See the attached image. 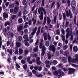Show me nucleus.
Returning a JSON list of instances; mask_svg holds the SVG:
<instances>
[{
  "label": "nucleus",
  "mask_w": 78,
  "mask_h": 78,
  "mask_svg": "<svg viewBox=\"0 0 78 78\" xmlns=\"http://www.w3.org/2000/svg\"><path fill=\"white\" fill-rule=\"evenodd\" d=\"M42 11H43L44 13H43ZM38 12L41 15V16H39V19H40L41 20H43L44 13V15H46V11H45V10L42 7L41 8L40 7L38 10Z\"/></svg>",
  "instance_id": "nucleus-1"
},
{
  "label": "nucleus",
  "mask_w": 78,
  "mask_h": 78,
  "mask_svg": "<svg viewBox=\"0 0 78 78\" xmlns=\"http://www.w3.org/2000/svg\"><path fill=\"white\" fill-rule=\"evenodd\" d=\"M64 72H67V70H69L68 72V75H70V74H73L74 73V72H75V69L73 68H69L68 69H66L63 68H62Z\"/></svg>",
  "instance_id": "nucleus-2"
},
{
  "label": "nucleus",
  "mask_w": 78,
  "mask_h": 78,
  "mask_svg": "<svg viewBox=\"0 0 78 78\" xmlns=\"http://www.w3.org/2000/svg\"><path fill=\"white\" fill-rule=\"evenodd\" d=\"M39 48H42V52L41 54V56H44V55L45 53V45H43L42 44V43H40L39 45Z\"/></svg>",
  "instance_id": "nucleus-3"
},
{
  "label": "nucleus",
  "mask_w": 78,
  "mask_h": 78,
  "mask_svg": "<svg viewBox=\"0 0 78 78\" xmlns=\"http://www.w3.org/2000/svg\"><path fill=\"white\" fill-rule=\"evenodd\" d=\"M68 60L69 63H70L71 62L73 63H78V58L77 57L72 60V57L69 56L68 57Z\"/></svg>",
  "instance_id": "nucleus-4"
},
{
  "label": "nucleus",
  "mask_w": 78,
  "mask_h": 78,
  "mask_svg": "<svg viewBox=\"0 0 78 78\" xmlns=\"http://www.w3.org/2000/svg\"><path fill=\"white\" fill-rule=\"evenodd\" d=\"M49 50L50 51H52L53 53H55L56 51V48H55V46L54 45H51L50 44L49 48Z\"/></svg>",
  "instance_id": "nucleus-5"
},
{
  "label": "nucleus",
  "mask_w": 78,
  "mask_h": 78,
  "mask_svg": "<svg viewBox=\"0 0 78 78\" xmlns=\"http://www.w3.org/2000/svg\"><path fill=\"white\" fill-rule=\"evenodd\" d=\"M66 32H67V34L66 35V38L68 39L69 36H70L72 35V33H70V31H69V29L67 28L66 30Z\"/></svg>",
  "instance_id": "nucleus-6"
},
{
  "label": "nucleus",
  "mask_w": 78,
  "mask_h": 78,
  "mask_svg": "<svg viewBox=\"0 0 78 78\" xmlns=\"http://www.w3.org/2000/svg\"><path fill=\"white\" fill-rule=\"evenodd\" d=\"M76 3L75 0H73L71 1V5L72 8L75 9V7H76Z\"/></svg>",
  "instance_id": "nucleus-7"
},
{
  "label": "nucleus",
  "mask_w": 78,
  "mask_h": 78,
  "mask_svg": "<svg viewBox=\"0 0 78 78\" xmlns=\"http://www.w3.org/2000/svg\"><path fill=\"white\" fill-rule=\"evenodd\" d=\"M37 27H35L34 29L33 30L32 32L31 33V36H33L34 35V34L36 33V31H37Z\"/></svg>",
  "instance_id": "nucleus-8"
},
{
  "label": "nucleus",
  "mask_w": 78,
  "mask_h": 78,
  "mask_svg": "<svg viewBox=\"0 0 78 78\" xmlns=\"http://www.w3.org/2000/svg\"><path fill=\"white\" fill-rule=\"evenodd\" d=\"M19 7L17 6H16L15 7L14 12V14H16V13L18 12V11H19Z\"/></svg>",
  "instance_id": "nucleus-9"
},
{
  "label": "nucleus",
  "mask_w": 78,
  "mask_h": 78,
  "mask_svg": "<svg viewBox=\"0 0 78 78\" xmlns=\"http://www.w3.org/2000/svg\"><path fill=\"white\" fill-rule=\"evenodd\" d=\"M59 73H60V70L58 69V71H55L54 73H53V75L55 76H57Z\"/></svg>",
  "instance_id": "nucleus-10"
},
{
  "label": "nucleus",
  "mask_w": 78,
  "mask_h": 78,
  "mask_svg": "<svg viewBox=\"0 0 78 78\" xmlns=\"http://www.w3.org/2000/svg\"><path fill=\"white\" fill-rule=\"evenodd\" d=\"M23 29V26H20L17 28V31L19 32L21 31Z\"/></svg>",
  "instance_id": "nucleus-11"
},
{
  "label": "nucleus",
  "mask_w": 78,
  "mask_h": 78,
  "mask_svg": "<svg viewBox=\"0 0 78 78\" xmlns=\"http://www.w3.org/2000/svg\"><path fill=\"white\" fill-rule=\"evenodd\" d=\"M62 59L63 63H66L67 62V59L66 57H62Z\"/></svg>",
  "instance_id": "nucleus-12"
},
{
  "label": "nucleus",
  "mask_w": 78,
  "mask_h": 78,
  "mask_svg": "<svg viewBox=\"0 0 78 78\" xmlns=\"http://www.w3.org/2000/svg\"><path fill=\"white\" fill-rule=\"evenodd\" d=\"M47 23L50 25V22H51V20H50V19L49 17H47Z\"/></svg>",
  "instance_id": "nucleus-13"
},
{
  "label": "nucleus",
  "mask_w": 78,
  "mask_h": 78,
  "mask_svg": "<svg viewBox=\"0 0 78 78\" xmlns=\"http://www.w3.org/2000/svg\"><path fill=\"white\" fill-rule=\"evenodd\" d=\"M73 50L74 52H77L78 50V47L76 46H75L73 47Z\"/></svg>",
  "instance_id": "nucleus-14"
},
{
  "label": "nucleus",
  "mask_w": 78,
  "mask_h": 78,
  "mask_svg": "<svg viewBox=\"0 0 78 78\" xmlns=\"http://www.w3.org/2000/svg\"><path fill=\"white\" fill-rule=\"evenodd\" d=\"M3 17L4 18H7L8 17V13H6L5 12H4L3 13Z\"/></svg>",
  "instance_id": "nucleus-15"
},
{
  "label": "nucleus",
  "mask_w": 78,
  "mask_h": 78,
  "mask_svg": "<svg viewBox=\"0 0 78 78\" xmlns=\"http://www.w3.org/2000/svg\"><path fill=\"white\" fill-rule=\"evenodd\" d=\"M35 76L37 77H38V78H41V77H42L43 76V75L42 74H39V73H36Z\"/></svg>",
  "instance_id": "nucleus-16"
},
{
  "label": "nucleus",
  "mask_w": 78,
  "mask_h": 78,
  "mask_svg": "<svg viewBox=\"0 0 78 78\" xmlns=\"http://www.w3.org/2000/svg\"><path fill=\"white\" fill-rule=\"evenodd\" d=\"M7 52L9 53V54L11 55H12V49H10L9 50V49H7Z\"/></svg>",
  "instance_id": "nucleus-17"
},
{
  "label": "nucleus",
  "mask_w": 78,
  "mask_h": 78,
  "mask_svg": "<svg viewBox=\"0 0 78 78\" xmlns=\"http://www.w3.org/2000/svg\"><path fill=\"white\" fill-rule=\"evenodd\" d=\"M18 22L19 23H22L23 22V20L22 19V18H19L18 20Z\"/></svg>",
  "instance_id": "nucleus-18"
},
{
  "label": "nucleus",
  "mask_w": 78,
  "mask_h": 78,
  "mask_svg": "<svg viewBox=\"0 0 78 78\" xmlns=\"http://www.w3.org/2000/svg\"><path fill=\"white\" fill-rule=\"evenodd\" d=\"M22 40V37L21 36H20L18 37V42H21Z\"/></svg>",
  "instance_id": "nucleus-19"
},
{
  "label": "nucleus",
  "mask_w": 78,
  "mask_h": 78,
  "mask_svg": "<svg viewBox=\"0 0 78 78\" xmlns=\"http://www.w3.org/2000/svg\"><path fill=\"white\" fill-rule=\"evenodd\" d=\"M32 22H33V24L34 25L36 23V22H37V21L36 20V19L34 20V18H32Z\"/></svg>",
  "instance_id": "nucleus-20"
},
{
  "label": "nucleus",
  "mask_w": 78,
  "mask_h": 78,
  "mask_svg": "<svg viewBox=\"0 0 78 78\" xmlns=\"http://www.w3.org/2000/svg\"><path fill=\"white\" fill-rule=\"evenodd\" d=\"M59 70H60V73H59V74L61 75L62 76H64L65 75V74L63 72H61V69H59Z\"/></svg>",
  "instance_id": "nucleus-21"
},
{
  "label": "nucleus",
  "mask_w": 78,
  "mask_h": 78,
  "mask_svg": "<svg viewBox=\"0 0 78 78\" xmlns=\"http://www.w3.org/2000/svg\"><path fill=\"white\" fill-rule=\"evenodd\" d=\"M69 17L70 19H72V18H73V15L71 13V12H70V10H69Z\"/></svg>",
  "instance_id": "nucleus-22"
},
{
  "label": "nucleus",
  "mask_w": 78,
  "mask_h": 78,
  "mask_svg": "<svg viewBox=\"0 0 78 78\" xmlns=\"http://www.w3.org/2000/svg\"><path fill=\"white\" fill-rule=\"evenodd\" d=\"M22 3L23 5H27V0H23L22 1Z\"/></svg>",
  "instance_id": "nucleus-23"
},
{
  "label": "nucleus",
  "mask_w": 78,
  "mask_h": 78,
  "mask_svg": "<svg viewBox=\"0 0 78 78\" xmlns=\"http://www.w3.org/2000/svg\"><path fill=\"white\" fill-rule=\"evenodd\" d=\"M2 38L0 36V48H2Z\"/></svg>",
  "instance_id": "nucleus-24"
},
{
  "label": "nucleus",
  "mask_w": 78,
  "mask_h": 78,
  "mask_svg": "<svg viewBox=\"0 0 78 78\" xmlns=\"http://www.w3.org/2000/svg\"><path fill=\"white\" fill-rule=\"evenodd\" d=\"M57 64H58V62L56 60H53L52 61V64L54 66H55Z\"/></svg>",
  "instance_id": "nucleus-25"
},
{
  "label": "nucleus",
  "mask_w": 78,
  "mask_h": 78,
  "mask_svg": "<svg viewBox=\"0 0 78 78\" xmlns=\"http://www.w3.org/2000/svg\"><path fill=\"white\" fill-rule=\"evenodd\" d=\"M50 45V41H47L45 43V45L46 47H48Z\"/></svg>",
  "instance_id": "nucleus-26"
},
{
  "label": "nucleus",
  "mask_w": 78,
  "mask_h": 78,
  "mask_svg": "<svg viewBox=\"0 0 78 78\" xmlns=\"http://www.w3.org/2000/svg\"><path fill=\"white\" fill-rule=\"evenodd\" d=\"M9 58H8L7 59V61H8V62L9 64H10V63H11V57L9 56Z\"/></svg>",
  "instance_id": "nucleus-27"
},
{
  "label": "nucleus",
  "mask_w": 78,
  "mask_h": 78,
  "mask_svg": "<svg viewBox=\"0 0 78 78\" xmlns=\"http://www.w3.org/2000/svg\"><path fill=\"white\" fill-rule=\"evenodd\" d=\"M46 22H47V18H46V17H45L44 19V21L43 22L44 25H45Z\"/></svg>",
  "instance_id": "nucleus-28"
},
{
  "label": "nucleus",
  "mask_w": 78,
  "mask_h": 78,
  "mask_svg": "<svg viewBox=\"0 0 78 78\" xmlns=\"http://www.w3.org/2000/svg\"><path fill=\"white\" fill-rule=\"evenodd\" d=\"M10 25V23L9 22H7L5 23V27H7V25Z\"/></svg>",
  "instance_id": "nucleus-29"
},
{
  "label": "nucleus",
  "mask_w": 78,
  "mask_h": 78,
  "mask_svg": "<svg viewBox=\"0 0 78 78\" xmlns=\"http://www.w3.org/2000/svg\"><path fill=\"white\" fill-rule=\"evenodd\" d=\"M59 20H62V15L61 13H60L59 15Z\"/></svg>",
  "instance_id": "nucleus-30"
},
{
  "label": "nucleus",
  "mask_w": 78,
  "mask_h": 78,
  "mask_svg": "<svg viewBox=\"0 0 78 78\" xmlns=\"http://www.w3.org/2000/svg\"><path fill=\"white\" fill-rule=\"evenodd\" d=\"M28 51L27 50H25L24 51V55L25 56V55H28Z\"/></svg>",
  "instance_id": "nucleus-31"
},
{
  "label": "nucleus",
  "mask_w": 78,
  "mask_h": 78,
  "mask_svg": "<svg viewBox=\"0 0 78 78\" xmlns=\"http://www.w3.org/2000/svg\"><path fill=\"white\" fill-rule=\"evenodd\" d=\"M27 24H28V23L26 22L25 23V25L24 27V28H27L28 27Z\"/></svg>",
  "instance_id": "nucleus-32"
},
{
  "label": "nucleus",
  "mask_w": 78,
  "mask_h": 78,
  "mask_svg": "<svg viewBox=\"0 0 78 78\" xmlns=\"http://www.w3.org/2000/svg\"><path fill=\"white\" fill-rule=\"evenodd\" d=\"M25 45L26 47H29L30 45V44L27 42H25Z\"/></svg>",
  "instance_id": "nucleus-33"
},
{
  "label": "nucleus",
  "mask_w": 78,
  "mask_h": 78,
  "mask_svg": "<svg viewBox=\"0 0 78 78\" xmlns=\"http://www.w3.org/2000/svg\"><path fill=\"white\" fill-rule=\"evenodd\" d=\"M28 36L27 35H25L23 36V39H28Z\"/></svg>",
  "instance_id": "nucleus-34"
},
{
  "label": "nucleus",
  "mask_w": 78,
  "mask_h": 78,
  "mask_svg": "<svg viewBox=\"0 0 78 78\" xmlns=\"http://www.w3.org/2000/svg\"><path fill=\"white\" fill-rule=\"evenodd\" d=\"M19 53L20 54V55H22V53H23V49H19Z\"/></svg>",
  "instance_id": "nucleus-35"
},
{
  "label": "nucleus",
  "mask_w": 78,
  "mask_h": 78,
  "mask_svg": "<svg viewBox=\"0 0 78 78\" xmlns=\"http://www.w3.org/2000/svg\"><path fill=\"white\" fill-rule=\"evenodd\" d=\"M68 48V46L67 45H65L63 47V49L64 50H66Z\"/></svg>",
  "instance_id": "nucleus-36"
},
{
  "label": "nucleus",
  "mask_w": 78,
  "mask_h": 78,
  "mask_svg": "<svg viewBox=\"0 0 78 78\" xmlns=\"http://www.w3.org/2000/svg\"><path fill=\"white\" fill-rule=\"evenodd\" d=\"M62 40L64 42L65 41V36L63 35L62 34Z\"/></svg>",
  "instance_id": "nucleus-37"
},
{
  "label": "nucleus",
  "mask_w": 78,
  "mask_h": 78,
  "mask_svg": "<svg viewBox=\"0 0 78 78\" xmlns=\"http://www.w3.org/2000/svg\"><path fill=\"white\" fill-rule=\"evenodd\" d=\"M16 45L17 47H20V43L18 42L16 43Z\"/></svg>",
  "instance_id": "nucleus-38"
},
{
  "label": "nucleus",
  "mask_w": 78,
  "mask_h": 78,
  "mask_svg": "<svg viewBox=\"0 0 78 78\" xmlns=\"http://www.w3.org/2000/svg\"><path fill=\"white\" fill-rule=\"evenodd\" d=\"M27 13H28V11H27L26 10H24L23 11V14L24 15H26V14H27Z\"/></svg>",
  "instance_id": "nucleus-39"
},
{
  "label": "nucleus",
  "mask_w": 78,
  "mask_h": 78,
  "mask_svg": "<svg viewBox=\"0 0 78 78\" xmlns=\"http://www.w3.org/2000/svg\"><path fill=\"white\" fill-rule=\"evenodd\" d=\"M23 69H27V65H24L23 66Z\"/></svg>",
  "instance_id": "nucleus-40"
},
{
  "label": "nucleus",
  "mask_w": 78,
  "mask_h": 78,
  "mask_svg": "<svg viewBox=\"0 0 78 78\" xmlns=\"http://www.w3.org/2000/svg\"><path fill=\"white\" fill-rule=\"evenodd\" d=\"M69 21H67L66 22V24L65 25L66 27H69Z\"/></svg>",
  "instance_id": "nucleus-41"
},
{
  "label": "nucleus",
  "mask_w": 78,
  "mask_h": 78,
  "mask_svg": "<svg viewBox=\"0 0 78 78\" xmlns=\"http://www.w3.org/2000/svg\"><path fill=\"white\" fill-rule=\"evenodd\" d=\"M56 16H55L54 18V22L56 23Z\"/></svg>",
  "instance_id": "nucleus-42"
},
{
  "label": "nucleus",
  "mask_w": 78,
  "mask_h": 78,
  "mask_svg": "<svg viewBox=\"0 0 78 78\" xmlns=\"http://www.w3.org/2000/svg\"><path fill=\"white\" fill-rule=\"evenodd\" d=\"M28 24L29 25H31V24H32V20H30L29 21Z\"/></svg>",
  "instance_id": "nucleus-43"
},
{
  "label": "nucleus",
  "mask_w": 78,
  "mask_h": 78,
  "mask_svg": "<svg viewBox=\"0 0 78 78\" xmlns=\"http://www.w3.org/2000/svg\"><path fill=\"white\" fill-rule=\"evenodd\" d=\"M51 58V54H49L48 55V59H50Z\"/></svg>",
  "instance_id": "nucleus-44"
},
{
  "label": "nucleus",
  "mask_w": 78,
  "mask_h": 78,
  "mask_svg": "<svg viewBox=\"0 0 78 78\" xmlns=\"http://www.w3.org/2000/svg\"><path fill=\"white\" fill-rule=\"evenodd\" d=\"M36 63L37 65H41V61H37Z\"/></svg>",
  "instance_id": "nucleus-45"
},
{
  "label": "nucleus",
  "mask_w": 78,
  "mask_h": 78,
  "mask_svg": "<svg viewBox=\"0 0 78 78\" xmlns=\"http://www.w3.org/2000/svg\"><path fill=\"white\" fill-rule=\"evenodd\" d=\"M38 69L39 71H41V70L42 69V67L41 66H40L38 67Z\"/></svg>",
  "instance_id": "nucleus-46"
},
{
  "label": "nucleus",
  "mask_w": 78,
  "mask_h": 78,
  "mask_svg": "<svg viewBox=\"0 0 78 78\" xmlns=\"http://www.w3.org/2000/svg\"><path fill=\"white\" fill-rule=\"evenodd\" d=\"M38 67H38V66H34V69H35V70H38Z\"/></svg>",
  "instance_id": "nucleus-47"
},
{
  "label": "nucleus",
  "mask_w": 78,
  "mask_h": 78,
  "mask_svg": "<svg viewBox=\"0 0 78 78\" xmlns=\"http://www.w3.org/2000/svg\"><path fill=\"white\" fill-rule=\"evenodd\" d=\"M57 7L58 9L59 8V7H60V5H59V2H57Z\"/></svg>",
  "instance_id": "nucleus-48"
},
{
  "label": "nucleus",
  "mask_w": 78,
  "mask_h": 78,
  "mask_svg": "<svg viewBox=\"0 0 78 78\" xmlns=\"http://www.w3.org/2000/svg\"><path fill=\"white\" fill-rule=\"evenodd\" d=\"M60 30L59 29H58L57 31V34H58L59 35V34H60Z\"/></svg>",
  "instance_id": "nucleus-49"
},
{
  "label": "nucleus",
  "mask_w": 78,
  "mask_h": 78,
  "mask_svg": "<svg viewBox=\"0 0 78 78\" xmlns=\"http://www.w3.org/2000/svg\"><path fill=\"white\" fill-rule=\"evenodd\" d=\"M67 3L68 6H69L70 5V0H67Z\"/></svg>",
  "instance_id": "nucleus-50"
},
{
  "label": "nucleus",
  "mask_w": 78,
  "mask_h": 78,
  "mask_svg": "<svg viewBox=\"0 0 78 78\" xmlns=\"http://www.w3.org/2000/svg\"><path fill=\"white\" fill-rule=\"evenodd\" d=\"M63 19L64 20H66V15H65V13H63Z\"/></svg>",
  "instance_id": "nucleus-51"
},
{
  "label": "nucleus",
  "mask_w": 78,
  "mask_h": 78,
  "mask_svg": "<svg viewBox=\"0 0 78 78\" xmlns=\"http://www.w3.org/2000/svg\"><path fill=\"white\" fill-rule=\"evenodd\" d=\"M62 34L64 35L65 34V30H64V29H62Z\"/></svg>",
  "instance_id": "nucleus-52"
},
{
  "label": "nucleus",
  "mask_w": 78,
  "mask_h": 78,
  "mask_svg": "<svg viewBox=\"0 0 78 78\" xmlns=\"http://www.w3.org/2000/svg\"><path fill=\"white\" fill-rule=\"evenodd\" d=\"M16 17V15H14L12 16V19H14Z\"/></svg>",
  "instance_id": "nucleus-53"
},
{
  "label": "nucleus",
  "mask_w": 78,
  "mask_h": 78,
  "mask_svg": "<svg viewBox=\"0 0 78 78\" xmlns=\"http://www.w3.org/2000/svg\"><path fill=\"white\" fill-rule=\"evenodd\" d=\"M10 45V41H8L7 42V46H9Z\"/></svg>",
  "instance_id": "nucleus-54"
},
{
  "label": "nucleus",
  "mask_w": 78,
  "mask_h": 78,
  "mask_svg": "<svg viewBox=\"0 0 78 78\" xmlns=\"http://www.w3.org/2000/svg\"><path fill=\"white\" fill-rule=\"evenodd\" d=\"M36 61H40V57H37L36 58Z\"/></svg>",
  "instance_id": "nucleus-55"
},
{
  "label": "nucleus",
  "mask_w": 78,
  "mask_h": 78,
  "mask_svg": "<svg viewBox=\"0 0 78 78\" xmlns=\"http://www.w3.org/2000/svg\"><path fill=\"white\" fill-rule=\"evenodd\" d=\"M44 27H42L41 28V33H44Z\"/></svg>",
  "instance_id": "nucleus-56"
},
{
  "label": "nucleus",
  "mask_w": 78,
  "mask_h": 78,
  "mask_svg": "<svg viewBox=\"0 0 78 78\" xmlns=\"http://www.w3.org/2000/svg\"><path fill=\"white\" fill-rule=\"evenodd\" d=\"M21 63H22L23 64H25L26 63V62L25 60H22L21 61Z\"/></svg>",
  "instance_id": "nucleus-57"
},
{
  "label": "nucleus",
  "mask_w": 78,
  "mask_h": 78,
  "mask_svg": "<svg viewBox=\"0 0 78 78\" xmlns=\"http://www.w3.org/2000/svg\"><path fill=\"white\" fill-rule=\"evenodd\" d=\"M32 73L33 74H36V73H36V71L34 69L32 70Z\"/></svg>",
  "instance_id": "nucleus-58"
},
{
  "label": "nucleus",
  "mask_w": 78,
  "mask_h": 78,
  "mask_svg": "<svg viewBox=\"0 0 78 78\" xmlns=\"http://www.w3.org/2000/svg\"><path fill=\"white\" fill-rule=\"evenodd\" d=\"M51 37L50 36V35H48V41H51Z\"/></svg>",
  "instance_id": "nucleus-59"
},
{
  "label": "nucleus",
  "mask_w": 78,
  "mask_h": 78,
  "mask_svg": "<svg viewBox=\"0 0 78 78\" xmlns=\"http://www.w3.org/2000/svg\"><path fill=\"white\" fill-rule=\"evenodd\" d=\"M23 58V56L21 55H20L18 57V59H20V60L22 59Z\"/></svg>",
  "instance_id": "nucleus-60"
},
{
  "label": "nucleus",
  "mask_w": 78,
  "mask_h": 78,
  "mask_svg": "<svg viewBox=\"0 0 78 78\" xmlns=\"http://www.w3.org/2000/svg\"><path fill=\"white\" fill-rule=\"evenodd\" d=\"M23 19L24 20V22H26V20H27V17H26V16H23Z\"/></svg>",
  "instance_id": "nucleus-61"
},
{
  "label": "nucleus",
  "mask_w": 78,
  "mask_h": 78,
  "mask_svg": "<svg viewBox=\"0 0 78 78\" xmlns=\"http://www.w3.org/2000/svg\"><path fill=\"white\" fill-rule=\"evenodd\" d=\"M24 32L25 34H27V33H28V29H25L24 30Z\"/></svg>",
  "instance_id": "nucleus-62"
},
{
  "label": "nucleus",
  "mask_w": 78,
  "mask_h": 78,
  "mask_svg": "<svg viewBox=\"0 0 78 78\" xmlns=\"http://www.w3.org/2000/svg\"><path fill=\"white\" fill-rule=\"evenodd\" d=\"M16 67H17V68H20V66L18 64V63H16Z\"/></svg>",
  "instance_id": "nucleus-63"
},
{
  "label": "nucleus",
  "mask_w": 78,
  "mask_h": 78,
  "mask_svg": "<svg viewBox=\"0 0 78 78\" xmlns=\"http://www.w3.org/2000/svg\"><path fill=\"white\" fill-rule=\"evenodd\" d=\"M10 36L11 37H12L14 36V34L13 33H11Z\"/></svg>",
  "instance_id": "nucleus-64"
}]
</instances>
